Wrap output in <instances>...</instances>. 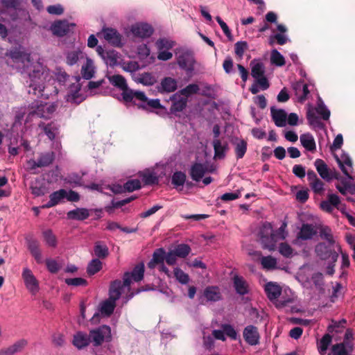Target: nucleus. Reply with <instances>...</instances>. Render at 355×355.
I'll return each mask as SVG.
<instances>
[{
  "mask_svg": "<svg viewBox=\"0 0 355 355\" xmlns=\"http://www.w3.org/2000/svg\"><path fill=\"white\" fill-rule=\"evenodd\" d=\"M7 54L17 64L19 72L28 78L26 80L29 88L28 93L48 98L51 95V92H49V86L45 83L49 82L53 76L51 72L40 62V59L34 61L31 53L21 46L10 50Z\"/></svg>",
  "mask_w": 355,
  "mask_h": 355,
  "instance_id": "1",
  "label": "nucleus"
},
{
  "mask_svg": "<svg viewBox=\"0 0 355 355\" xmlns=\"http://www.w3.org/2000/svg\"><path fill=\"white\" fill-rule=\"evenodd\" d=\"M144 269L145 268H133L131 272L124 273L123 282L116 279L111 282L109 297L99 303L96 311L91 319L92 323L98 322L100 316L110 317L113 313L116 302L120 298L123 288H128L130 290L132 284L141 281L144 276Z\"/></svg>",
  "mask_w": 355,
  "mask_h": 355,
  "instance_id": "2",
  "label": "nucleus"
},
{
  "mask_svg": "<svg viewBox=\"0 0 355 355\" xmlns=\"http://www.w3.org/2000/svg\"><path fill=\"white\" fill-rule=\"evenodd\" d=\"M286 227V223L284 222L279 228L274 231L270 223H263L259 232V241L262 247L270 251L274 250L277 243L286 238L288 235Z\"/></svg>",
  "mask_w": 355,
  "mask_h": 355,
  "instance_id": "3",
  "label": "nucleus"
},
{
  "mask_svg": "<svg viewBox=\"0 0 355 355\" xmlns=\"http://www.w3.org/2000/svg\"><path fill=\"white\" fill-rule=\"evenodd\" d=\"M125 96L127 100H130V102H133L135 104L138 101V106L144 110H148L162 107L159 99H149L143 92H128L125 94Z\"/></svg>",
  "mask_w": 355,
  "mask_h": 355,
  "instance_id": "4",
  "label": "nucleus"
},
{
  "mask_svg": "<svg viewBox=\"0 0 355 355\" xmlns=\"http://www.w3.org/2000/svg\"><path fill=\"white\" fill-rule=\"evenodd\" d=\"M90 334L92 344L95 347L102 345L104 343H110L112 339L111 328L105 324L91 329Z\"/></svg>",
  "mask_w": 355,
  "mask_h": 355,
  "instance_id": "5",
  "label": "nucleus"
},
{
  "mask_svg": "<svg viewBox=\"0 0 355 355\" xmlns=\"http://www.w3.org/2000/svg\"><path fill=\"white\" fill-rule=\"evenodd\" d=\"M334 158L338 163L340 170L347 178L341 180L343 186L351 184L350 180H353V177L350 173L352 172L353 163L350 156L345 152H342L340 155H334Z\"/></svg>",
  "mask_w": 355,
  "mask_h": 355,
  "instance_id": "6",
  "label": "nucleus"
},
{
  "mask_svg": "<svg viewBox=\"0 0 355 355\" xmlns=\"http://www.w3.org/2000/svg\"><path fill=\"white\" fill-rule=\"evenodd\" d=\"M175 55L179 67L185 70L187 73H191L194 70L195 59L191 51L184 49H178Z\"/></svg>",
  "mask_w": 355,
  "mask_h": 355,
  "instance_id": "7",
  "label": "nucleus"
},
{
  "mask_svg": "<svg viewBox=\"0 0 355 355\" xmlns=\"http://www.w3.org/2000/svg\"><path fill=\"white\" fill-rule=\"evenodd\" d=\"M332 245H327L324 243H319L315 247L316 256L322 260L329 261L334 266L338 258V252L331 249Z\"/></svg>",
  "mask_w": 355,
  "mask_h": 355,
  "instance_id": "8",
  "label": "nucleus"
},
{
  "mask_svg": "<svg viewBox=\"0 0 355 355\" xmlns=\"http://www.w3.org/2000/svg\"><path fill=\"white\" fill-rule=\"evenodd\" d=\"M191 252L189 245L180 243L167 252V264L173 266L178 259L186 258Z\"/></svg>",
  "mask_w": 355,
  "mask_h": 355,
  "instance_id": "9",
  "label": "nucleus"
},
{
  "mask_svg": "<svg viewBox=\"0 0 355 355\" xmlns=\"http://www.w3.org/2000/svg\"><path fill=\"white\" fill-rule=\"evenodd\" d=\"M25 286L32 295H35L40 291L39 282L33 272L25 268L21 274Z\"/></svg>",
  "mask_w": 355,
  "mask_h": 355,
  "instance_id": "10",
  "label": "nucleus"
},
{
  "mask_svg": "<svg viewBox=\"0 0 355 355\" xmlns=\"http://www.w3.org/2000/svg\"><path fill=\"white\" fill-rule=\"evenodd\" d=\"M295 300V293L288 288H284L277 302H275V305L279 309H292Z\"/></svg>",
  "mask_w": 355,
  "mask_h": 355,
  "instance_id": "11",
  "label": "nucleus"
},
{
  "mask_svg": "<svg viewBox=\"0 0 355 355\" xmlns=\"http://www.w3.org/2000/svg\"><path fill=\"white\" fill-rule=\"evenodd\" d=\"M102 35L105 40L110 44L116 47L123 46V37L115 28L104 27L102 29Z\"/></svg>",
  "mask_w": 355,
  "mask_h": 355,
  "instance_id": "12",
  "label": "nucleus"
},
{
  "mask_svg": "<svg viewBox=\"0 0 355 355\" xmlns=\"http://www.w3.org/2000/svg\"><path fill=\"white\" fill-rule=\"evenodd\" d=\"M96 51L107 65L114 67L119 64L121 56L116 51H106L101 46H98Z\"/></svg>",
  "mask_w": 355,
  "mask_h": 355,
  "instance_id": "13",
  "label": "nucleus"
},
{
  "mask_svg": "<svg viewBox=\"0 0 355 355\" xmlns=\"http://www.w3.org/2000/svg\"><path fill=\"white\" fill-rule=\"evenodd\" d=\"M32 108L33 110L30 112L31 115H35L40 118H49L51 115L55 111L56 105L53 103H35Z\"/></svg>",
  "mask_w": 355,
  "mask_h": 355,
  "instance_id": "14",
  "label": "nucleus"
},
{
  "mask_svg": "<svg viewBox=\"0 0 355 355\" xmlns=\"http://www.w3.org/2000/svg\"><path fill=\"white\" fill-rule=\"evenodd\" d=\"M153 27L147 23L138 22L132 24L130 28V31L135 37L148 38L153 33Z\"/></svg>",
  "mask_w": 355,
  "mask_h": 355,
  "instance_id": "15",
  "label": "nucleus"
},
{
  "mask_svg": "<svg viewBox=\"0 0 355 355\" xmlns=\"http://www.w3.org/2000/svg\"><path fill=\"white\" fill-rule=\"evenodd\" d=\"M75 24L69 23L67 20H58L51 26L53 35L62 37L73 31Z\"/></svg>",
  "mask_w": 355,
  "mask_h": 355,
  "instance_id": "16",
  "label": "nucleus"
},
{
  "mask_svg": "<svg viewBox=\"0 0 355 355\" xmlns=\"http://www.w3.org/2000/svg\"><path fill=\"white\" fill-rule=\"evenodd\" d=\"M245 341L250 345H257L259 343V334L257 327L254 325L246 326L243 331Z\"/></svg>",
  "mask_w": 355,
  "mask_h": 355,
  "instance_id": "17",
  "label": "nucleus"
},
{
  "mask_svg": "<svg viewBox=\"0 0 355 355\" xmlns=\"http://www.w3.org/2000/svg\"><path fill=\"white\" fill-rule=\"evenodd\" d=\"M108 79L112 85L119 88L122 91L121 95H122L123 99L126 103H130V100H127L125 98V94L128 92H135V91L128 88V85H127L125 78L123 76H122L121 75L117 74V75H113V76H109Z\"/></svg>",
  "mask_w": 355,
  "mask_h": 355,
  "instance_id": "18",
  "label": "nucleus"
},
{
  "mask_svg": "<svg viewBox=\"0 0 355 355\" xmlns=\"http://www.w3.org/2000/svg\"><path fill=\"white\" fill-rule=\"evenodd\" d=\"M282 288L276 282H269L265 284L264 291L268 300L275 304L282 294Z\"/></svg>",
  "mask_w": 355,
  "mask_h": 355,
  "instance_id": "19",
  "label": "nucleus"
},
{
  "mask_svg": "<svg viewBox=\"0 0 355 355\" xmlns=\"http://www.w3.org/2000/svg\"><path fill=\"white\" fill-rule=\"evenodd\" d=\"M170 101L172 102L170 112L173 114L182 112L187 104V98L182 96L178 92L173 94L170 97Z\"/></svg>",
  "mask_w": 355,
  "mask_h": 355,
  "instance_id": "20",
  "label": "nucleus"
},
{
  "mask_svg": "<svg viewBox=\"0 0 355 355\" xmlns=\"http://www.w3.org/2000/svg\"><path fill=\"white\" fill-rule=\"evenodd\" d=\"M73 345L78 349H83L92 343L91 334L79 331L73 335Z\"/></svg>",
  "mask_w": 355,
  "mask_h": 355,
  "instance_id": "21",
  "label": "nucleus"
},
{
  "mask_svg": "<svg viewBox=\"0 0 355 355\" xmlns=\"http://www.w3.org/2000/svg\"><path fill=\"white\" fill-rule=\"evenodd\" d=\"M311 272L312 268H299L298 271L295 275V278L303 287L311 288Z\"/></svg>",
  "mask_w": 355,
  "mask_h": 355,
  "instance_id": "22",
  "label": "nucleus"
},
{
  "mask_svg": "<svg viewBox=\"0 0 355 355\" xmlns=\"http://www.w3.org/2000/svg\"><path fill=\"white\" fill-rule=\"evenodd\" d=\"M80 86L79 83H76L71 85L70 91L65 97L67 101L76 105L80 103L84 100V97L80 94Z\"/></svg>",
  "mask_w": 355,
  "mask_h": 355,
  "instance_id": "23",
  "label": "nucleus"
},
{
  "mask_svg": "<svg viewBox=\"0 0 355 355\" xmlns=\"http://www.w3.org/2000/svg\"><path fill=\"white\" fill-rule=\"evenodd\" d=\"M66 197L67 191L65 189H61L58 191H54L49 196V202L46 205H44L42 207L50 208L54 207L62 202Z\"/></svg>",
  "mask_w": 355,
  "mask_h": 355,
  "instance_id": "24",
  "label": "nucleus"
},
{
  "mask_svg": "<svg viewBox=\"0 0 355 355\" xmlns=\"http://www.w3.org/2000/svg\"><path fill=\"white\" fill-rule=\"evenodd\" d=\"M270 113L272 119L277 127H284L286 125L287 114L284 110L271 107Z\"/></svg>",
  "mask_w": 355,
  "mask_h": 355,
  "instance_id": "25",
  "label": "nucleus"
},
{
  "mask_svg": "<svg viewBox=\"0 0 355 355\" xmlns=\"http://www.w3.org/2000/svg\"><path fill=\"white\" fill-rule=\"evenodd\" d=\"M207 170L206 164L196 162L190 168V175L194 181L198 182L202 178Z\"/></svg>",
  "mask_w": 355,
  "mask_h": 355,
  "instance_id": "26",
  "label": "nucleus"
},
{
  "mask_svg": "<svg viewBox=\"0 0 355 355\" xmlns=\"http://www.w3.org/2000/svg\"><path fill=\"white\" fill-rule=\"evenodd\" d=\"M233 284L237 294L245 295L249 293V286L244 278L239 275H234Z\"/></svg>",
  "mask_w": 355,
  "mask_h": 355,
  "instance_id": "27",
  "label": "nucleus"
},
{
  "mask_svg": "<svg viewBox=\"0 0 355 355\" xmlns=\"http://www.w3.org/2000/svg\"><path fill=\"white\" fill-rule=\"evenodd\" d=\"M203 295L208 302H218L222 299L220 289L218 286H209L205 288Z\"/></svg>",
  "mask_w": 355,
  "mask_h": 355,
  "instance_id": "28",
  "label": "nucleus"
},
{
  "mask_svg": "<svg viewBox=\"0 0 355 355\" xmlns=\"http://www.w3.org/2000/svg\"><path fill=\"white\" fill-rule=\"evenodd\" d=\"M212 144L214 150V157L218 159H223L228 150L227 143L225 141L223 143L219 139H216L213 140Z\"/></svg>",
  "mask_w": 355,
  "mask_h": 355,
  "instance_id": "29",
  "label": "nucleus"
},
{
  "mask_svg": "<svg viewBox=\"0 0 355 355\" xmlns=\"http://www.w3.org/2000/svg\"><path fill=\"white\" fill-rule=\"evenodd\" d=\"M164 261L167 263V252L163 248H159L154 251L148 266H152L153 264L162 265L164 266Z\"/></svg>",
  "mask_w": 355,
  "mask_h": 355,
  "instance_id": "30",
  "label": "nucleus"
},
{
  "mask_svg": "<svg viewBox=\"0 0 355 355\" xmlns=\"http://www.w3.org/2000/svg\"><path fill=\"white\" fill-rule=\"evenodd\" d=\"M96 67L92 59L86 57V62L81 68L82 77L85 80H90L94 76Z\"/></svg>",
  "mask_w": 355,
  "mask_h": 355,
  "instance_id": "31",
  "label": "nucleus"
},
{
  "mask_svg": "<svg viewBox=\"0 0 355 355\" xmlns=\"http://www.w3.org/2000/svg\"><path fill=\"white\" fill-rule=\"evenodd\" d=\"M353 349L350 343H340L335 344L331 347L333 355H350Z\"/></svg>",
  "mask_w": 355,
  "mask_h": 355,
  "instance_id": "32",
  "label": "nucleus"
},
{
  "mask_svg": "<svg viewBox=\"0 0 355 355\" xmlns=\"http://www.w3.org/2000/svg\"><path fill=\"white\" fill-rule=\"evenodd\" d=\"M314 165L315 168L319 173L320 176L325 180L329 181L332 179V176L330 174L329 170L328 168L326 163L321 159H315L314 162Z\"/></svg>",
  "mask_w": 355,
  "mask_h": 355,
  "instance_id": "33",
  "label": "nucleus"
},
{
  "mask_svg": "<svg viewBox=\"0 0 355 355\" xmlns=\"http://www.w3.org/2000/svg\"><path fill=\"white\" fill-rule=\"evenodd\" d=\"M302 146L307 150L313 153L316 150V144L313 135L310 133L302 134L300 137Z\"/></svg>",
  "mask_w": 355,
  "mask_h": 355,
  "instance_id": "34",
  "label": "nucleus"
},
{
  "mask_svg": "<svg viewBox=\"0 0 355 355\" xmlns=\"http://www.w3.org/2000/svg\"><path fill=\"white\" fill-rule=\"evenodd\" d=\"M26 241L29 250L31 251L32 255L37 260V263H42V256L39 248V242L31 237L26 238Z\"/></svg>",
  "mask_w": 355,
  "mask_h": 355,
  "instance_id": "35",
  "label": "nucleus"
},
{
  "mask_svg": "<svg viewBox=\"0 0 355 355\" xmlns=\"http://www.w3.org/2000/svg\"><path fill=\"white\" fill-rule=\"evenodd\" d=\"M89 216V211L85 208H76L67 213V218L71 220H83Z\"/></svg>",
  "mask_w": 355,
  "mask_h": 355,
  "instance_id": "36",
  "label": "nucleus"
},
{
  "mask_svg": "<svg viewBox=\"0 0 355 355\" xmlns=\"http://www.w3.org/2000/svg\"><path fill=\"white\" fill-rule=\"evenodd\" d=\"M251 75L254 78H258L264 76L265 67L263 62L259 60L254 59L250 62Z\"/></svg>",
  "mask_w": 355,
  "mask_h": 355,
  "instance_id": "37",
  "label": "nucleus"
},
{
  "mask_svg": "<svg viewBox=\"0 0 355 355\" xmlns=\"http://www.w3.org/2000/svg\"><path fill=\"white\" fill-rule=\"evenodd\" d=\"M316 233L314 227L311 224H303L297 234V239L309 240L312 239Z\"/></svg>",
  "mask_w": 355,
  "mask_h": 355,
  "instance_id": "38",
  "label": "nucleus"
},
{
  "mask_svg": "<svg viewBox=\"0 0 355 355\" xmlns=\"http://www.w3.org/2000/svg\"><path fill=\"white\" fill-rule=\"evenodd\" d=\"M232 144L234 146V152L236 159H242L247 151V142L243 139H236Z\"/></svg>",
  "mask_w": 355,
  "mask_h": 355,
  "instance_id": "39",
  "label": "nucleus"
},
{
  "mask_svg": "<svg viewBox=\"0 0 355 355\" xmlns=\"http://www.w3.org/2000/svg\"><path fill=\"white\" fill-rule=\"evenodd\" d=\"M85 57V53L79 49L70 51L66 53V62L68 65L73 66Z\"/></svg>",
  "mask_w": 355,
  "mask_h": 355,
  "instance_id": "40",
  "label": "nucleus"
},
{
  "mask_svg": "<svg viewBox=\"0 0 355 355\" xmlns=\"http://www.w3.org/2000/svg\"><path fill=\"white\" fill-rule=\"evenodd\" d=\"M178 87L177 81L170 77L164 78L160 83L159 91L161 92H173Z\"/></svg>",
  "mask_w": 355,
  "mask_h": 355,
  "instance_id": "41",
  "label": "nucleus"
},
{
  "mask_svg": "<svg viewBox=\"0 0 355 355\" xmlns=\"http://www.w3.org/2000/svg\"><path fill=\"white\" fill-rule=\"evenodd\" d=\"M250 255L253 256V258L256 260H260L262 266H275L277 261L276 259L271 256L263 257L261 253L259 251H254L250 253Z\"/></svg>",
  "mask_w": 355,
  "mask_h": 355,
  "instance_id": "42",
  "label": "nucleus"
},
{
  "mask_svg": "<svg viewBox=\"0 0 355 355\" xmlns=\"http://www.w3.org/2000/svg\"><path fill=\"white\" fill-rule=\"evenodd\" d=\"M40 127L43 129L45 135L51 141L53 140L55 138V136L58 134V126L54 122H51L46 125L42 123L40 125Z\"/></svg>",
  "mask_w": 355,
  "mask_h": 355,
  "instance_id": "43",
  "label": "nucleus"
},
{
  "mask_svg": "<svg viewBox=\"0 0 355 355\" xmlns=\"http://www.w3.org/2000/svg\"><path fill=\"white\" fill-rule=\"evenodd\" d=\"M320 236L322 239L325 240L329 245H334L336 248V244H339L336 242V238L332 234L331 230L327 227H322L320 230Z\"/></svg>",
  "mask_w": 355,
  "mask_h": 355,
  "instance_id": "44",
  "label": "nucleus"
},
{
  "mask_svg": "<svg viewBox=\"0 0 355 355\" xmlns=\"http://www.w3.org/2000/svg\"><path fill=\"white\" fill-rule=\"evenodd\" d=\"M306 118L309 124L313 128L319 130L324 129V124L318 117L313 110H309L306 114Z\"/></svg>",
  "mask_w": 355,
  "mask_h": 355,
  "instance_id": "45",
  "label": "nucleus"
},
{
  "mask_svg": "<svg viewBox=\"0 0 355 355\" xmlns=\"http://www.w3.org/2000/svg\"><path fill=\"white\" fill-rule=\"evenodd\" d=\"M55 159L53 152H45L40 154L37 160L40 168L49 166Z\"/></svg>",
  "mask_w": 355,
  "mask_h": 355,
  "instance_id": "46",
  "label": "nucleus"
},
{
  "mask_svg": "<svg viewBox=\"0 0 355 355\" xmlns=\"http://www.w3.org/2000/svg\"><path fill=\"white\" fill-rule=\"evenodd\" d=\"M316 112L322 116L323 120H329L330 116V111L324 105L322 99L318 96L317 101V107H315Z\"/></svg>",
  "mask_w": 355,
  "mask_h": 355,
  "instance_id": "47",
  "label": "nucleus"
},
{
  "mask_svg": "<svg viewBox=\"0 0 355 355\" xmlns=\"http://www.w3.org/2000/svg\"><path fill=\"white\" fill-rule=\"evenodd\" d=\"M140 177L141 178L142 181L146 185L157 184L159 182L157 175L155 172L153 171L143 172L140 174Z\"/></svg>",
  "mask_w": 355,
  "mask_h": 355,
  "instance_id": "48",
  "label": "nucleus"
},
{
  "mask_svg": "<svg viewBox=\"0 0 355 355\" xmlns=\"http://www.w3.org/2000/svg\"><path fill=\"white\" fill-rule=\"evenodd\" d=\"M332 336L329 334H324L318 343V349L320 354H324L331 343Z\"/></svg>",
  "mask_w": 355,
  "mask_h": 355,
  "instance_id": "49",
  "label": "nucleus"
},
{
  "mask_svg": "<svg viewBox=\"0 0 355 355\" xmlns=\"http://www.w3.org/2000/svg\"><path fill=\"white\" fill-rule=\"evenodd\" d=\"M26 345L27 340L25 339H20L8 347L7 349L10 355H14L15 354L21 352Z\"/></svg>",
  "mask_w": 355,
  "mask_h": 355,
  "instance_id": "50",
  "label": "nucleus"
},
{
  "mask_svg": "<svg viewBox=\"0 0 355 355\" xmlns=\"http://www.w3.org/2000/svg\"><path fill=\"white\" fill-rule=\"evenodd\" d=\"M186 181V174L182 171H175L171 177V183L175 188L182 187Z\"/></svg>",
  "mask_w": 355,
  "mask_h": 355,
  "instance_id": "51",
  "label": "nucleus"
},
{
  "mask_svg": "<svg viewBox=\"0 0 355 355\" xmlns=\"http://www.w3.org/2000/svg\"><path fill=\"white\" fill-rule=\"evenodd\" d=\"M311 286L313 285L320 292L324 291L323 275L321 272L313 273L311 275Z\"/></svg>",
  "mask_w": 355,
  "mask_h": 355,
  "instance_id": "52",
  "label": "nucleus"
},
{
  "mask_svg": "<svg viewBox=\"0 0 355 355\" xmlns=\"http://www.w3.org/2000/svg\"><path fill=\"white\" fill-rule=\"evenodd\" d=\"M270 62L275 66L282 67L285 64V59L277 49H272L270 53Z\"/></svg>",
  "mask_w": 355,
  "mask_h": 355,
  "instance_id": "53",
  "label": "nucleus"
},
{
  "mask_svg": "<svg viewBox=\"0 0 355 355\" xmlns=\"http://www.w3.org/2000/svg\"><path fill=\"white\" fill-rule=\"evenodd\" d=\"M94 252L98 258H105L108 254V248L105 244L98 241L95 243Z\"/></svg>",
  "mask_w": 355,
  "mask_h": 355,
  "instance_id": "54",
  "label": "nucleus"
},
{
  "mask_svg": "<svg viewBox=\"0 0 355 355\" xmlns=\"http://www.w3.org/2000/svg\"><path fill=\"white\" fill-rule=\"evenodd\" d=\"M137 81L146 86H150L156 83V78L150 73H144L140 74Z\"/></svg>",
  "mask_w": 355,
  "mask_h": 355,
  "instance_id": "55",
  "label": "nucleus"
},
{
  "mask_svg": "<svg viewBox=\"0 0 355 355\" xmlns=\"http://www.w3.org/2000/svg\"><path fill=\"white\" fill-rule=\"evenodd\" d=\"M199 90L200 88L197 84H189L186 87L182 89L178 93L187 98L191 95L198 93Z\"/></svg>",
  "mask_w": 355,
  "mask_h": 355,
  "instance_id": "56",
  "label": "nucleus"
},
{
  "mask_svg": "<svg viewBox=\"0 0 355 355\" xmlns=\"http://www.w3.org/2000/svg\"><path fill=\"white\" fill-rule=\"evenodd\" d=\"M221 328L224 331L225 336H228L234 340H236L238 338V333L232 324H222Z\"/></svg>",
  "mask_w": 355,
  "mask_h": 355,
  "instance_id": "57",
  "label": "nucleus"
},
{
  "mask_svg": "<svg viewBox=\"0 0 355 355\" xmlns=\"http://www.w3.org/2000/svg\"><path fill=\"white\" fill-rule=\"evenodd\" d=\"M141 187V182L137 179L130 180L123 184V190L128 192L138 190Z\"/></svg>",
  "mask_w": 355,
  "mask_h": 355,
  "instance_id": "58",
  "label": "nucleus"
},
{
  "mask_svg": "<svg viewBox=\"0 0 355 355\" xmlns=\"http://www.w3.org/2000/svg\"><path fill=\"white\" fill-rule=\"evenodd\" d=\"M174 275L176 279L182 284H187L189 282V275L180 268H174Z\"/></svg>",
  "mask_w": 355,
  "mask_h": 355,
  "instance_id": "59",
  "label": "nucleus"
},
{
  "mask_svg": "<svg viewBox=\"0 0 355 355\" xmlns=\"http://www.w3.org/2000/svg\"><path fill=\"white\" fill-rule=\"evenodd\" d=\"M156 46L158 50H169L174 46V42L166 38H162L157 41Z\"/></svg>",
  "mask_w": 355,
  "mask_h": 355,
  "instance_id": "60",
  "label": "nucleus"
},
{
  "mask_svg": "<svg viewBox=\"0 0 355 355\" xmlns=\"http://www.w3.org/2000/svg\"><path fill=\"white\" fill-rule=\"evenodd\" d=\"M65 283L73 286H85L87 284V281L82 277L67 278L65 279Z\"/></svg>",
  "mask_w": 355,
  "mask_h": 355,
  "instance_id": "61",
  "label": "nucleus"
},
{
  "mask_svg": "<svg viewBox=\"0 0 355 355\" xmlns=\"http://www.w3.org/2000/svg\"><path fill=\"white\" fill-rule=\"evenodd\" d=\"M276 40L277 42L279 45H283L286 43L288 40V37L286 35L282 33H277L273 35H271L269 38V43L270 45L274 44V40Z\"/></svg>",
  "mask_w": 355,
  "mask_h": 355,
  "instance_id": "62",
  "label": "nucleus"
},
{
  "mask_svg": "<svg viewBox=\"0 0 355 355\" xmlns=\"http://www.w3.org/2000/svg\"><path fill=\"white\" fill-rule=\"evenodd\" d=\"M43 236L46 243L49 246H55L56 245V239L51 230H47L43 232Z\"/></svg>",
  "mask_w": 355,
  "mask_h": 355,
  "instance_id": "63",
  "label": "nucleus"
},
{
  "mask_svg": "<svg viewBox=\"0 0 355 355\" xmlns=\"http://www.w3.org/2000/svg\"><path fill=\"white\" fill-rule=\"evenodd\" d=\"M279 252L286 257L292 256L293 250L292 248L286 243H282L279 246Z\"/></svg>",
  "mask_w": 355,
  "mask_h": 355,
  "instance_id": "64",
  "label": "nucleus"
}]
</instances>
